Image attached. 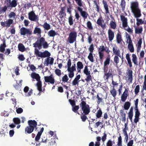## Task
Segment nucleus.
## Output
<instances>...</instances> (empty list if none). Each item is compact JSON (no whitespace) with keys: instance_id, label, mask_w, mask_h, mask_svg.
Wrapping results in <instances>:
<instances>
[{"instance_id":"nucleus-43","label":"nucleus","mask_w":146,"mask_h":146,"mask_svg":"<svg viewBox=\"0 0 146 146\" xmlns=\"http://www.w3.org/2000/svg\"><path fill=\"white\" fill-rule=\"evenodd\" d=\"M130 103L129 102H125L124 105V109L126 110H128L130 107Z\"/></svg>"},{"instance_id":"nucleus-32","label":"nucleus","mask_w":146,"mask_h":146,"mask_svg":"<svg viewBox=\"0 0 146 146\" xmlns=\"http://www.w3.org/2000/svg\"><path fill=\"white\" fill-rule=\"evenodd\" d=\"M110 55H108L104 62V66H108L110 63Z\"/></svg>"},{"instance_id":"nucleus-38","label":"nucleus","mask_w":146,"mask_h":146,"mask_svg":"<svg viewBox=\"0 0 146 146\" xmlns=\"http://www.w3.org/2000/svg\"><path fill=\"white\" fill-rule=\"evenodd\" d=\"M110 92L113 97L115 98L117 94V92L115 88H112V89L110 90Z\"/></svg>"},{"instance_id":"nucleus-13","label":"nucleus","mask_w":146,"mask_h":146,"mask_svg":"<svg viewBox=\"0 0 146 146\" xmlns=\"http://www.w3.org/2000/svg\"><path fill=\"white\" fill-rule=\"evenodd\" d=\"M28 18L29 20L32 21H38V18L37 15H36L34 12L31 11L28 14Z\"/></svg>"},{"instance_id":"nucleus-62","label":"nucleus","mask_w":146,"mask_h":146,"mask_svg":"<svg viewBox=\"0 0 146 146\" xmlns=\"http://www.w3.org/2000/svg\"><path fill=\"white\" fill-rule=\"evenodd\" d=\"M78 82L79 81L75 79H74L72 81V86H75L76 85H78Z\"/></svg>"},{"instance_id":"nucleus-37","label":"nucleus","mask_w":146,"mask_h":146,"mask_svg":"<svg viewBox=\"0 0 146 146\" xmlns=\"http://www.w3.org/2000/svg\"><path fill=\"white\" fill-rule=\"evenodd\" d=\"M18 48L19 50L21 52H23L25 50V47L21 43L18 44Z\"/></svg>"},{"instance_id":"nucleus-22","label":"nucleus","mask_w":146,"mask_h":146,"mask_svg":"<svg viewBox=\"0 0 146 146\" xmlns=\"http://www.w3.org/2000/svg\"><path fill=\"white\" fill-rule=\"evenodd\" d=\"M65 8L66 6H65L61 8L59 12V15H60V17L61 18H62L64 17V16H66V14L65 12Z\"/></svg>"},{"instance_id":"nucleus-3","label":"nucleus","mask_w":146,"mask_h":146,"mask_svg":"<svg viewBox=\"0 0 146 146\" xmlns=\"http://www.w3.org/2000/svg\"><path fill=\"white\" fill-rule=\"evenodd\" d=\"M107 134L105 133H103V135L102 137L99 136L96 137V141L95 142V143L94 144L93 142H91L89 143V146H100L101 140H102L103 143V144H104L107 139Z\"/></svg>"},{"instance_id":"nucleus-53","label":"nucleus","mask_w":146,"mask_h":146,"mask_svg":"<svg viewBox=\"0 0 146 146\" xmlns=\"http://www.w3.org/2000/svg\"><path fill=\"white\" fill-rule=\"evenodd\" d=\"M126 34V42L127 43L128 42L132 41V40L130 37V36L127 33H125Z\"/></svg>"},{"instance_id":"nucleus-7","label":"nucleus","mask_w":146,"mask_h":146,"mask_svg":"<svg viewBox=\"0 0 146 146\" xmlns=\"http://www.w3.org/2000/svg\"><path fill=\"white\" fill-rule=\"evenodd\" d=\"M80 106L83 111L82 114L88 115L89 114L90 112V109L89 106L86 104V102L84 101H82V102L80 104Z\"/></svg>"},{"instance_id":"nucleus-47","label":"nucleus","mask_w":146,"mask_h":146,"mask_svg":"<svg viewBox=\"0 0 146 146\" xmlns=\"http://www.w3.org/2000/svg\"><path fill=\"white\" fill-rule=\"evenodd\" d=\"M117 145L118 146H122V138L120 135H119L118 139V142Z\"/></svg>"},{"instance_id":"nucleus-25","label":"nucleus","mask_w":146,"mask_h":146,"mask_svg":"<svg viewBox=\"0 0 146 146\" xmlns=\"http://www.w3.org/2000/svg\"><path fill=\"white\" fill-rule=\"evenodd\" d=\"M128 44L127 46V48L131 52H134V48L133 44L132 41L128 42Z\"/></svg>"},{"instance_id":"nucleus-42","label":"nucleus","mask_w":146,"mask_h":146,"mask_svg":"<svg viewBox=\"0 0 146 146\" xmlns=\"http://www.w3.org/2000/svg\"><path fill=\"white\" fill-rule=\"evenodd\" d=\"M13 121L14 123L16 124H19L21 123L20 119L18 117H15L13 119Z\"/></svg>"},{"instance_id":"nucleus-30","label":"nucleus","mask_w":146,"mask_h":146,"mask_svg":"<svg viewBox=\"0 0 146 146\" xmlns=\"http://www.w3.org/2000/svg\"><path fill=\"white\" fill-rule=\"evenodd\" d=\"M116 40L118 44H120L123 41L121 35L119 33H117L116 36Z\"/></svg>"},{"instance_id":"nucleus-54","label":"nucleus","mask_w":146,"mask_h":146,"mask_svg":"<svg viewBox=\"0 0 146 146\" xmlns=\"http://www.w3.org/2000/svg\"><path fill=\"white\" fill-rule=\"evenodd\" d=\"M22 86V84H19L17 82L14 85V86L15 88L17 90H19L20 89Z\"/></svg>"},{"instance_id":"nucleus-51","label":"nucleus","mask_w":146,"mask_h":146,"mask_svg":"<svg viewBox=\"0 0 146 146\" xmlns=\"http://www.w3.org/2000/svg\"><path fill=\"white\" fill-rule=\"evenodd\" d=\"M72 17V16L71 15L68 18V21L70 25H72L73 24V21Z\"/></svg>"},{"instance_id":"nucleus-18","label":"nucleus","mask_w":146,"mask_h":146,"mask_svg":"<svg viewBox=\"0 0 146 146\" xmlns=\"http://www.w3.org/2000/svg\"><path fill=\"white\" fill-rule=\"evenodd\" d=\"M121 20L122 22L123 27H128L127 19L123 15H120Z\"/></svg>"},{"instance_id":"nucleus-64","label":"nucleus","mask_w":146,"mask_h":146,"mask_svg":"<svg viewBox=\"0 0 146 146\" xmlns=\"http://www.w3.org/2000/svg\"><path fill=\"white\" fill-rule=\"evenodd\" d=\"M29 66L33 71H34L36 69V67L33 64H29Z\"/></svg>"},{"instance_id":"nucleus-46","label":"nucleus","mask_w":146,"mask_h":146,"mask_svg":"<svg viewBox=\"0 0 146 146\" xmlns=\"http://www.w3.org/2000/svg\"><path fill=\"white\" fill-rule=\"evenodd\" d=\"M88 59L92 62H94V58L93 55L92 53H90L88 57Z\"/></svg>"},{"instance_id":"nucleus-23","label":"nucleus","mask_w":146,"mask_h":146,"mask_svg":"<svg viewBox=\"0 0 146 146\" xmlns=\"http://www.w3.org/2000/svg\"><path fill=\"white\" fill-rule=\"evenodd\" d=\"M108 33L109 40L110 41H111L114 37V33L111 30L109 29L108 30Z\"/></svg>"},{"instance_id":"nucleus-19","label":"nucleus","mask_w":146,"mask_h":146,"mask_svg":"<svg viewBox=\"0 0 146 146\" xmlns=\"http://www.w3.org/2000/svg\"><path fill=\"white\" fill-rule=\"evenodd\" d=\"M113 52L114 54L118 56L120 58H121L120 55V51L119 49L118 48L117 46H115L113 47Z\"/></svg>"},{"instance_id":"nucleus-31","label":"nucleus","mask_w":146,"mask_h":146,"mask_svg":"<svg viewBox=\"0 0 146 146\" xmlns=\"http://www.w3.org/2000/svg\"><path fill=\"white\" fill-rule=\"evenodd\" d=\"M41 33V30L40 28L37 27L35 28L33 31V33L34 34H37L40 36Z\"/></svg>"},{"instance_id":"nucleus-48","label":"nucleus","mask_w":146,"mask_h":146,"mask_svg":"<svg viewBox=\"0 0 146 146\" xmlns=\"http://www.w3.org/2000/svg\"><path fill=\"white\" fill-rule=\"evenodd\" d=\"M77 68H78L80 69H82L84 67V65L82 62L80 61H78L77 62Z\"/></svg>"},{"instance_id":"nucleus-60","label":"nucleus","mask_w":146,"mask_h":146,"mask_svg":"<svg viewBox=\"0 0 146 146\" xmlns=\"http://www.w3.org/2000/svg\"><path fill=\"white\" fill-rule=\"evenodd\" d=\"M132 60L133 62L135 64H136L137 63L136 62V60L137 59L136 55L135 54H133L132 55Z\"/></svg>"},{"instance_id":"nucleus-28","label":"nucleus","mask_w":146,"mask_h":146,"mask_svg":"<svg viewBox=\"0 0 146 146\" xmlns=\"http://www.w3.org/2000/svg\"><path fill=\"white\" fill-rule=\"evenodd\" d=\"M127 75L128 81H129L130 82H131L133 79L132 71L130 70H129L127 73Z\"/></svg>"},{"instance_id":"nucleus-40","label":"nucleus","mask_w":146,"mask_h":146,"mask_svg":"<svg viewBox=\"0 0 146 146\" xmlns=\"http://www.w3.org/2000/svg\"><path fill=\"white\" fill-rule=\"evenodd\" d=\"M110 28L111 29H115L117 25L115 20H114V21H111L110 22Z\"/></svg>"},{"instance_id":"nucleus-9","label":"nucleus","mask_w":146,"mask_h":146,"mask_svg":"<svg viewBox=\"0 0 146 146\" xmlns=\"http://www.w3.org/2000/svg\"><path fill=\"white\" fill-rule=\"evenodd\" d=\"M20 33L21 35L28 36L32 34V32L31 29L29 28L22 27L21 28L20 30Z\"/></svg>"},{"instance_id":"nucleus-21","label":"nucleus","mask_w":146,"mask_h":146,"mask_svg":"<svg viewBox=\"0 0 146 146\" xmlns=\"http://www.w3.org/2000/svg\"><path fill=\"white\" fill-rule=\"evenodd\" d=\"M54 59L53 58H50L49 57H48L46 60L44 61V62L46 66H48L49 64L52 65L53 63Z\"/></svg>"},{"instance_id":"nucleus-26","label":"nucleus","mask_w":146,"mask_h":146,"mask_svg":"<svg viewBox=\"0 0 146 146\" xmlns=\"http://www.w3.org/2000/svg\"><path fill=\"white\" fill-rule=\"evenodd\" d=\"M102 3L103 5L104 9L105 10V13L106 14L109 13V8L107 1L104 0H103Z\"/></svg>"},{"instance_id":"nucleus-61","label":"nucleus","mask_w":146,"mask_h":146,"mask_svg":"<svg viewBox=\"0 0 146 146\" xmlns=\"http://www.w3.org/2000/svg\"><path fill=\"white\" fill-rule=\"evenodd\" d=\"M18 58L19 60L21 61H23L25 59V58L22 54L19 55Z\"/></svg>"},{"instance_id":"nucleus-29","label":"nucleus","mask_w":146,"mask_h":146,"mask_svg":"<svg viewBox=\"0 0 146 146\" xmlns=\"http://www.w3.org/2000/svg\"><path fill=\"white\" fill-rule=\"evenodd\" d=\"M48 146H56V143L55 139L54 138H51V139L48 140Z\"/></svg>"},{"instance_id":"nucleus-6","label":"nucleus","mask_w":146,"mask_h":146,"mask_svg":"<svg viewBox=\"0 0 146 146\" xmlns=\"http://www.w3.org/2000/svg\"><path fill=\"white\" fill-rule=\"evenodd\" d=\"M39 50L36 48L34 49V54L37 57L41 58H48L51 55L50 53L47 50H45L44 52H42L40 51Z\"/></svg>"},{"instance_id":"nucleus-41","label":"nucleus","mask_w":146,"mask_h":146,"mask_svg":"<svg viewBox=\"0 0 146 146\" xmlns=\"http://www.w3.org/2000/svg\"><path fill=\"white\" fill-rule=\"evenodd\" d=\"M102 111L100 108L97 110V113H96V116L97 118H100L102 116Z\"/></svg>"},{"instance_id":"nucleus-2","label":"nucleus","mask_w":146,"mask_h":146,"mask_svg":"<svg viewBox=\"0 0 146 146\" xmlns=\"http://www.w3.org/2000/svg\"><path fill=\"white\" fill-rule=\"evenodd\" d=\"M28 126L25 129V132L26 134H30L36 128V130L37 129L36 126L37 122L35 120H29L28 122Z\"/></svg>"},{"instance_id":"nucleus-10","label":"nucleus","mask_w":146,"mask_h":146,"mask_svg":"<svg viewBox=\"0 0 146 146\" xmlns=\"http://www.w3.org/2000/svg\"><path fill=\"white\" fill-rule=\"evenodd\" d=\"M83 72L87 77L85 79V80L87 82H89L90 81L92 80V77L91 74V72L89 70L87 66H86L83 70Z\"/></svg>"},{"instance_id":"nucleus-50","label":"nucleus","mask_w":146,"mask_h":146,"mask_svg":"<svg viewBox=\"0 0 146 146\" xmlns=\"http://www.w3.org/2000/svg\"><path fill=\"white\" fill-rule=\"evenodd\" d=\"M86 25L88 29L90 30L93 29V28L92 26V24L90 21H88L86 23Z\"/></svg>"},{"instance_id":"nucleus-52","label":"nucleus","mask_w":146,"mask_h":146,"mask_svg":"<svg viewBox=\"0 0 146 146\" xmlns=\"http://www.w3.org/2000/svg\"><path fill=\"white\" fill-rule=\"evenodd\" d=\"M8 8V7L7 5H5L0 9V12L1 13L5 12L7 10Z\"/></svg>"},{"instance_id":"nucleus-16","label":"nucleus","mask_w":146,"mask_h":146,"mask_svg":"<svg viewBox=\"0 0 146 146\" xmlns=\"http://www.w3.org/2000/svg\"><path fill=\"white\" fill-rule=\"evenodd\" d=\"M67 71L68 72V75L69 77L70 78H72L74 76V72L76 71V68H74L73 67H70L67 68Z\"/></svg>"},{"instance_id":"nucleus-55","label":"nucleus","mask_w":146,"mask_h":146,"mask_svg":"<svg viewBox=\"0 0 146 146\" xmlns=\"http://www.w3.org/2000/svg\"><path fill=\"white\" fill-rule=\"evenodd\" d=\"M98 52H102L106 50V48L103 45L102 46H100V47L98 48Z\"/></svg>"},{"instance_id":"nucleus-35","label":"nucleus","mask_w":146,"mask_h":146,"mask_svg":"<svg viewBox=\"0 0 146 146\" xmlns=\"http://www.w3.org/2000/svg\"><path fill=\"white\" fill-rule=\"evenodd\" d=\"M41 26L45 30L48 31L50 29V25L46 22H44V24Z\"/></svg>"},{"instance_id":"nucleus-12","label":"nucleus","mask_w":146,"mask_h":146,"mask_svg":"<svg viewBox=\"0 0 146 146\" xmlns=\"http://www.w3.org/2000/svg\"><path fill=\"white\" fill-rule=\"evenodd\" d=\"M96 23L98 26H100L104 30L106 28L107 26L106 23L104 22L101 16L98 19Z\"/></svg>"},{"instance_id":"nucleus-1","label":"nucleus","mask_w":146,"mask_h":146,"mask_svg":"<svg viewBox=\"0 0 146 146\" xmlns=\"http://www.w3.org/2000/svg\"><path fill=\"white\" fill-rule=\"evenodd\" d=\"M33 45L35 48L37 47L39 50L41 49L42 47L46 49L49 46L48 44L43 37L40 38L39 40L38 39L33 44Z\"/></svg>"},{"instance_id":"nucleus-63","label":"nucleus","mask_w":146,"mask_h":146,"mask_svg":"<svg viewBox=\"0 0 146 146\" xmlns=\"http://www.w3.org/2000/svg\"><path fill=\"white\" fill-rule=\"evenodd\" d=\"M16 111L18 114L21 113L23 112V110L21 108H19L16 109Z\"/></svg>"},{"instance_id":"nucleus-5","label":"nucleus","mask_w":146,"mask_h":146,"mask_svg":"<svg viewBox=\"0 0 146 146\" xmlns=\"http://www.w3.org/2000/svg\"><path fill=\"white\" fill-rule=\"evenodd\" d=\"M31 77L33 79H35L37 81L36 84V86L37 87L38 90L40 92H42V82L40 81V77L39 74H38L36 73L35 72H33L31 75ZM40 93V92L38 94Z\"/></svg>"},{"instance_id":"nucleus-11","label":"nucleus","mask_w":146,"mask_h":146,"mask_svg":"<svg viewBox=\"0 0 146 146\" xmlns=\"http://www.w3.org/2000/svg\"><path fill=\"white\" fill-rule=\"evenodd\" d=\"M130 8L132 12L137 20V1H132L131 2Z\"/></svg>"},{"instance_id":"nucleus-4","label":"nucleus","mask_w":146,"mask_h":146,"mask_svg":"<svg viewBox=\"0 0 146 146\" xmlns=\"http://www.w3.org/2000/svg\"><path fill=\"white\" fill-rule=\"evenodd\" d=\"M78 5L76 8L77 10L80 13L81 15L84 19H86L88 15V13L85 11H83V9L81 7H83V1L82 0H74Z\"/></svg>"},{"instance_id":"nucleus-49","label":"nucleus","mask_w":146,"mask_h":146,"mask_svg":"<svg viewBox=\"0 0 146 146\" xmlns=\"http://www.w3.org/2000/svg\"><path fill=\"white\" fill-rule=\"evenodd\" d=\"M118 56L117 55H115L114 58V62L116 65H117V64L119 63V59Z\"/></svg>"},{"instance_id":"nucleus-27","label":"nucleus","mask_w":146,"mask_h":146,"mask_svg":"<svg viewBox=\"0 0 146 146\" xmlns=\"http://www.w3.org/2000/svg\"><path fill=\"white\" fill-rule=\"evenodd\" d=\"M3 44H1L0 45V52H3L5 50V48L6 46L5 43V40L4 39L3 40Z\"/></svg>"},{"instance_id":"nucleus-14","label":"nucleus","mask_w":146,"mask_h":146,"mask_svg":"<svg viewBox=\"0 0 146 146\" xmlns=\"http://www.w3.org/2000/svg\"><path fill=\"white\" fill-rule=\"evenodd\" d=\"M7 5L8 6V8L15 7L18 4L17 0H7Z\"/></svg>"},{"instance_id":"nucleus-15","label":"nucleus","mask_w":146,"mask_h":146,"mask_svg":"<svg viewBox=\"0 0 146 146\" xmlns=\"http://www.w3.org/2000/svg\"><path fill=\"white\" fill-rule=\"evenodd\" d=\"M44 80L45 82L48 83V84H49L50 83L53 85L54 84L55 82V79L52 75L49 76H45L44 77Z\"/></svg>"},{"instance_id":"nucleus-45","label":"nucleus","mask_w":146,"mask_h":146,"mask_svg":"<svg viewBox=\"0 0 146 146\" xmlns=\"http://www.w3.org/2000/svg\"><path fill=\"white\" fill-rule=\"evenodd\" d=\"M69 78L67 74H65L62 77V81L64 83L68 82Z\"/></svg>"},{"instance_id":"nucleus-39","label":"nucleus","mask_w":146,"mask_h":146,"mask_svg":"<svg viewBox=\"0 0 146 146\" xmlns=\"http://www.w3.org/2000/svg\"><path fill=\"white\" fill-rule=\"evenodd\" d=\"M48 35L50 37H54L57 35V33L54 30H50L48 32Z\"/></svg>"},{"instance_id":"nucleus-36","label":"nucleus","mask_w":146,"mask_h":146,"mask_svg":"<svg viewBox=\"0 0 146 146\" xmlns=\"http://www.w3.org/2000/svg\"><path fill=\"white\" fill-rule=\"evenodd\" d=\"M105 77H106L105 80H108L109 78L110 77H113L112 74L110 72V70H109L108 73H105V74H104V77L105 78Z\"/></svg>"},{"instance_id":"nucleus-58","label":"nucleus","mask_w":146,"mask_h":146,"mask_svg":"<svg viewBox=\"0 0 146 146\" xmlns=\"http://www.w3.org/2000/svg\"><path fill=\"white\" fill-rule=\"evenodd\" d=\"M82 115L81 116V118L82 121L85 122L88 118L86 115H85V114H82Z\"/></svg>"},{"instance_id":"nucleus-34","label":"nucleus","mask_w":146,"mask_h":146,"mask_svg":"<svg viewBox=\"0 0 146 146\" xmlns=\"http://www.w3.org/2000/svg\"><path fill=\"white\" fill-rule=\"evenodd\" d=\"M120 6L122 11H124L126 6V2L125 0H121Z\"/></svg>"},{"instance_id":"nucleus-59","label":"nucleus","mask_w":146,"mask_h":146,"mask_svg":"<svg viewBox=\"0 0 146 146\" xmlns=\"http://www.w3.org/2000/svg\"><path fill=\"white\" fill-rule=\"evenodd\" d=\"M16 16L15 13L13 12H11L9 15V18H12L13 17L15 18V17Z\"/></svg>"},{"instance_id":"nucleus-56","label":"nucleus","mask_w":146,"mask_h":146,"mask_svg":"<svg viewBox=\"0 0 146 146\" xmlns=\"http://www.w3.org/2000/svg\"><path fill=\"white\" fill-rule=\"evenodd\" d=\"M55 72L56 74L58 76H60L61 75V70L58 68H56L55 70Z\"/></svg>"},{"instance_id":"nucleus-33","label":"nucleus","mask_w":146,"mask_h":146,"mask_svg":"<svg viewBox=\"0 0 146 146\" xmlns=\"http://www.w3.org/2000/svg\"><path fill=\"white\" fill-rule=\"evenodd\" d=\"M99 94H97L96 98H97L96 102L98 104H100L101 103L103 102V98L102 97H100Z\"/></svg>"},{"instance_id":"nucleus-17","label":"nucleus","mask_w":146,"mask_h":146,"mask_svg":"<svg viewBox=\"0 0 146 146\" xmlns=\"http://www.w3.org/2000/svg\"><path fill=\"white\" fill-rule=\"evenodd\" d=\"M13 20L11 19H9L7 21L1 23V26L3 27H9L13 23Z\"/></svg>"},{"instance_id":"nucleus-24","label":"nucleus","mask_w":146,"mask_h":146,"mask_svg":"<svg viewBox=\"0 0 146 146\" xmlns=\"http://www.w3.org/2000/svg\"><path fill=\"white\" fill-rule=\"evenodd\" d=\"M135 118L134 119V123L133 124V125H134V127H135V126L136 125L137 123V99L135 101Z\"/></svg>"},{"instance_id":"nucleus-44","label":"nucleus","mask_w":146,"mask_h":146,"mask_svg":"<svg viewBox=\"0 0 146 146\" xmlns=\"http://www.w3.org/2000/svg\"><path fill=\"white\" fill-rule=\"evenodd\" d=\"M79 108V106H73L72 108V110L75 113H77L78 114H79V113L77 111Z\"/></svg>"},{"instance_id":"nucleus-8","label":"nucleus","mask_w":146,"mask_h":146,"mask_svg":"<svg viewBox=\"0 0 146 146\" xmlns=\"http://www.w3.org/2000/svg\"><path fill=\"white\" fill-rule=\"evenodd\" d=\"M67 41L70 44H72L76 41L77 36V32L73 31L70 32L69 34Z\"/></svg>"},{"instance_id":"nucleus-20","label":"nucleus","mask_w":146,"mask_h":146,"mask_svg":"<svg viewBox=\"0 0 146 146\" xmlns=\"http://www.w3.org/2000/svg\"><path fill=\"white\" fill-rule=\"evenodd\" d=\"M128 90L127 89H125L121 97V100L123 102H125L128 96Z\"/></svg>"},{"instance_id":"nucleus-57","label":"nucleus","mask_w":146,"mask_h":146,"mask_svg":"<svg viewBox=\"0 0 146 146\" xmlns=\"http://www.w3.org/2000/svg\"><path fill=\"white\" fill-rule=\"evenodd\" d=\"M106 144V146H112L113 145V142L111 139H109L108 140Z\"/></svg>"}]
</instances>
